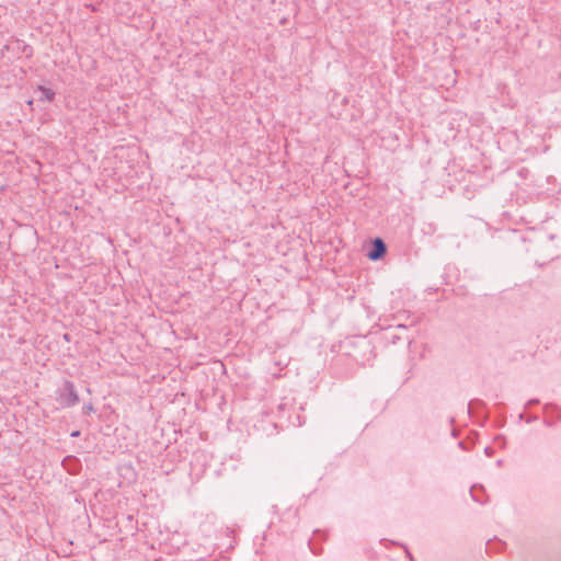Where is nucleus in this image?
Returning a JSON list of instances; mask_svg holds the SVG:
<instances>
[{
  "mask_svg": "<svg viewBox=\"0 0 561 561\" xmlns=\"http://www.w3.org/2000/svg\"><path fill=\"white\" fill-rule=\"evenodd\" d=\"M407 554L409 556L411 561H414L412 554L408 550H407Z\"/></svg>",
  "mask_w": 561,
  "mask_h": 561,
  "instance_id": "aec40b11",
  "label": "nucleus"
},
{
  "mask_svg": "<svg viewBox=\"0 0 561 561\" xmlns=\"http://www.w3.org/2000/svg\"><path fill=\"white\" fill-rule=\"evenodd\" d=\"M62 467L70 473H78L81 463L80 460L76 456H67L62 460Z\"/></svg>",
  "mask_w": 561,
  "mask_h": 561,
  "instance_id": "7ed1b4c3",
  "label": "nucleus"
},
{
  "mask_svg": "<svg viewBox=\"0 0 561 561\" xmlns=\"http://www.w3.org/2000/svg\"><path fill=\"white\" fill-rule=\"evenodd\" d=\"M496 463H497V466H501L502 465V460H497Z\"/></svg>",
  "mask_w": 561,
  "mask_h": 561,
  "instance_id": "4be33fe9",
  "label": "nucleus"
},
{
  "mask_svg": "<svg viewBox=\"0 0 561 561\" xmlns=\"http://www.w3.org/2000/svg\"><path fill=\"white\" fill-rule=\"evenodd\" d=\"M478 492H481L483 493L484 492V489L482 485H473L471 489H470V494L473 499V501L478 502V503H481L483 504L484 501L481 499V496H478Z\"/></svg>",
  "mask_w": 561,
  "mask_h": 561,
  "instance_id": "423d86ee",
  "label": "nucleus"
},
{
  "mask_svg": "<svg viewBox=\"0 0 561 561\" xmlns=\"http://www.w3.org/2000/svg\"><path fill=\"white\" fill-rule=\"evenodd\" d=\"M309 547H310V549H311L312 553H313V554H316V556L320 554V553H321V551H322V549H321V548H319V549H318V548L313 547V545H312L311 540H309Z\"/></svg>",
  "mask_w": 561,
  "mask_h": 561,
  "instance_id": "9b49d317",
  "label": "nucleus"
},
{
  "mask_svg": "<svg viewBox=\"0 0 561 561\" xmlns=\"http://www.w3.org/2000/svg\"><path fill=\"white\" fill-rule=\"evenodd\" d=\"M64 340H65V341H67V342H69V341H70V334L65 333V334H64Z\"/></svg>",
  "mask_w": 561,
  "mask_h": 561,
  "instance_id": "f3484780",
  "label": "nucleus"
},
{
  "mask_svg": "<svg viewBox=\"0 0 561 561\" xmlns=\"http://www.w3.org/2000/svg\"><path fill=\"white\" fill-rule=\"evenodd\" d=\"M80 434H81L80 431H73V432H71L70 436L71 437H79Z\"/></svg>",
  "mask_w": 561,
  "mask_h": 561,
  "instance_id": "2eb2a0df",
  "label": "nucleus"
},
{
  "mask_svg": "<svg viewBox=\"0 0 561 561\" xmlns=\"http://www.w3.org/2000/svg\"><path fill=\"white\" fill-rule=\"evenodd\" d=\"M494 450L492 447L488 446L484 448V454L489 457H491L493 455Z\"/></svg>",
  "mask_w": 561,
  "mask_h": 561,
  "instance_id": "ddd939ff",
  "label": "nucleus"
},
{
  "mask_svg": "<svg viewBox=\"0 0 561 561\" xmlns=\"http://www.w3.org/2000/svg\"><path fill=\"white\" fill-rule=\"evenodd\" d=\"M388 339L391 341V343L396 344L401 337L394 333H391Z\"/></svg>",
  "mask_w": 561,
  "mask_h": 561,
  "instance_id": "f8f14e48",
  "label": "nucleus"
},
{
  "mask_svg": "<svg viewBox=\"0 0 561 561\" xmlns=\"http://www.w3.org/2000/svg\"><path fill=\"white\" fill-rule=\"evenodd\" d=\"M56 400L64 408H72L79 403V394L71 380H65L62 386L56 390Z\"/></svg>",
  "mask_w": 561,
  "mask_h": 561,
  "instance_id": "f257e3e1",
  "label": "nucleus"
},
{
  "mask_svg": "<svg viewBox=\"0 0 561 561\" xmlns=\"http://www.w3.org/2000/svg\"><path fill=\"white\" fill-rule=\"evenodd\" d=\"M37 90L39 92L38 101L51 102L55 99V92L50 88L38 85Z\"/></svg>",
  "mask_w": 561,
  "mask_h": 561,
  "instance_id": "39448f33",
  "label": "nucleus"
},
{
  "mask_svg": "<svg viewBox=\"0 0 561 561\" xmlns=\"http://www.w3.org/2000/svg\"><path fill=\"white\" fill-rule=\"evenodd\" d=\"M485 403L480 399H473L468 404V413L471 414L476 408H484Z\"/></svg>",
  "mask_w": 561,
  "mask_h": 561,
  "instance_id": "6e6552de",
  "label": "nucleus"
},
{
  "mask_svg": "<svg viewBox=\"0 0 561 561\" xmlns=\"http://www.w3.org/2000/svg\"><path fill=\"white\" fill-rule=\"evenodd\" d=\"M453 436H455V437L457 436V433L455 430L453 431Z\"/></svg>",
  "mask_w": 561,
  "mask_h": 561,
  "instance_id": "5701e85b",
  "label": "nucleus"
},
{
  "mask_svg": "<svg viewBox=\"0 0 561 561\" xmlns=\"http://www.w3.org/2000/svg\"><path fill=\"white\" fill-rule=\"evenodd\" d=\"M284 408H285V404H279V405H278V409H279V410H283Z\"/></svg>",
  "mask_w": 561,
  "mask_h": 561,
  "instance_id": "412c9836",
  "label": "nucleus"
},
{
  "mask_svg": "<svg viewBox=\"0 0 561 561\" xmlns=\"http://www.w3.org/2000/svg\"><path fill=\"white\" fill-rule=\"evenodd\" d=\"M387 253V245L381 238H375L367 252V257L371 261L381 260Z\"/></svg>",
  "mask_w": 561,
  "mask_h": 561,
  "instance_id": "f03ea898",
  "label": "nucleus"
},
{
  "mask_svg": "<svg viewBox=\"0 0 561 561\" xmlns=\"http://www.w3.org/2000/svg\"><path fill=\"white\" fill-rule=\"evenodd\" d=\"M539 403H540L539 399H530V400H528V401H527V403L525 404V408H526V409H529V408H531V407H534V405H536V404H539Z\"/></svg>",
  "mask_w": 561,
  "mask_h": 561,
  "instance_id": "9d476101",
  "label": "nucleus"
},
{
  "mask_svg": "<svg viewBox=\"0 0 561 561\" xmlns=\"http://www.w3.org/2000/svg\"><path fill=\"white\" fill-rule=\"evenodd\" d=\"M18 44L21 46L20 50L25 57H31L33 55V47L31 45L25 44L23 41H18Z\"/></svg>",
  "mask_w": 561,
  "mask_h": 561,
  "instance_id": "0eeeda50",
  "label": "nucleus"
},
{
  "mask_svg": "<svg viewBox=\"0 0 561 561\" xmlns=\"http://www.w3.org/2000/svg\"><path fill=\"white\" fill-rule=\"evenodd\" d=\"M397 330H405L407 327L404 324H399L396 327Z\"/></svg>",
  "mask_w": 561,
  "mask_h": 561,
  "instance_id": "dca6fc26",
  "label": "nucleus"
},
{
  "mask_svg": "<svg viewBox=\"0 0 561 561\" xmlns=\"http://www.w3.org/2000/svg\"><path fill=\"white\" fill-rule=\"evenodd\" d=\"M458 445H459L460 448L465 449V443L463 442H459Z\"/></svg>",
  "mask_w": 561,
  "mask_h": 561,
  "instance_id": "6ab92c4d",
  "label": "nucleus"
},
{
  "mask_svg": "<svg viewBox=\"0 0 561 561\" xmlns=\"http://www.w3.org/2000/svg\"><path fill=\"white\" fill-rule=\"evenodd\" d=\"M537 420H538V416H536V415H530V416H528V417L526 419V422H527V423H530V422H534V421H537Z\"/></svg>",
  "mask_w": 561,
  "mask_h": 561,
  "instance_id": "4468645a",
  "label": "nucleus"
},
{
  "mask_svg": "<svg viewBox=\"0 0 561 561\" xmlns=\"http://www.w3.org/2000/svg\"><path fill=\"white\" fill-rule=\"evenodd\" d=\"M545 410H551V414L543 420V423L547 426H553L556 422L559 421L561 417L560 409L557 405L550 403L545 405Z\"/></svg>",
  "mask_w": 561,
  "mask_h": 561,
  "instance_id": "20e7f679",
  "label": "nucleus"
},
{
  "mask_svg": "<svg viewBox=\"0 0 561 561\" xmlns=\"http://www.w3.org/2000/svg\"><path fill=\"white\" fill-rule=\"evenodd\" d=\"M93 411H94V407H93V404H92V403L85 404V405H83V408H82V413H83L84 415H89V414H90L91 412H93Z\"/></svg>",
  "mask_w": 561,
  "mask_h": 561,
  "instance_id": "1a4fd4ad",
  "label": "nucleus"
},
{
  "mask_svg": "<svg viewBox=\"0 0 561 561\" xmlns=\"http://www.w3.org/2000/svg\"><path fill=\"white\" fill-rule=\"evenodd\" d=\"M495 439H496V440H503V442H505V437H504V436H502V435L496 436V437H495Z\"/></svg>",
  "mask_w": 561,
  "mask_h": 561,
  "instance_id": "a211bd4d",
  "label": "nucleus"
}]
</instances>
